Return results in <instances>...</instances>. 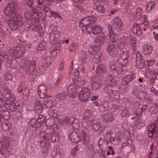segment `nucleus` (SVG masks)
<instances>
[{"instance_id": "nucleus-5", "label": "nucleus", "mask_w": 158, "mask_h": 158, "mask_svg": "<svg viewBox=\"0 0 158 158\" xmlns=\"http://www.w3.org/2000/svg\"><path fill=\"white\" fill-rule=\"evenodd\" d=\"M112 133L110 131H108L104 135L103 139L100 138L99 143L102 140L107 144L111 143L114 145H117L119 143V142L117 138L112 136Z\"/></svg>"}, {"instance_id": "nucleus-57", "label": "nucleus", "mask_w": 158, "mask_h": 158, "mask_svg": "<svg viewBox=\"0 0 158 158\" xmlns=\"http://www.w3.org/2000/svg\"><path fill=\"white\" fill-rule=\"evenodd\" d=\"M96 9L98 12L101 13L104 12L105 10V8L101 5H99L97 6Z\"/></svg>"}, {"instance_id": "nucleus-28", "label": "nucleus", "mask_w": 158, "mask_h": 158, "mask_svg": "<svg viewBox=\"0 0 158 158\" xmlns=\"http://www.w3.org/2000/svg\"><path fill=\"white\" fill-rule=\"evenodd\" d=\"M109 107V102H105L100 104L99 106V110L101 112H104L108 110Z\"/></svg>"}, {"instance_id": "nucleus-39", "label": "nucleus", "mask_w": 158, "mask_h": 158, "mask_svg": "<svg viewBox=\"0 0 158 158\" xmlns=\"http://www.w3.org/2000/svg\"><path fill=\"white\" fill-rule=\"evenodd\" d=\"M53 58L49 56H47L44 60L43 62L45 64V66H48L50 65L52 62Z\"/></svg>"}, {"instance_id": "nucleus-17", "label": "nucleus", "mask_w": 158, "mask_h": 158, "mask_svg": "<svg viewBox=\"0 0 158 158\" xmlns=\"http://www.w3.org/2000/svg\"><path fill=\"white\" fill-rule=\"evenodd\" d=\"M34 106L36 113L40 114L44 110V106L39 100L35 99L34 102Z\"/></svg>"}, {"instance_id": "nucleus-36", "label": "nucleus", "mask_w": 158, "mask_h": 158, "mask_svg": "<svg viewBox=\"0 0 158 158\" xmlns=\"http://www.w3.org/2000/svg\"><path fill=\"white\" fill-rule=\"evenodd\" d=\"M144 121L142 120V118H140L139 119H137L135 120L134 123V125L135 126L138 128H140V126L139 125V124L140 123V125H141L143 127L144 126Z\"/></svg>"}, {"instance_id": "nucleus-58", "label": "nucleus", "mask_w": 158, "mask_h": 158, "mask_svg": "<svg viewBox=\"0 0 158 158\" xmlns=\"http://www.w3.org/2000/svg\"><path fill=\"white\" fill-rule=\"evenodd\" d=\"M4 77L6 81H11L13 78L12 75L10 73H6L4 75Z\"/></svg>"}, {"instance_id": "nucleus-40", "label": "nucleus", "mask_w": 158, "mask_h": 158, "mask_svg": "<svg viewBox=\"0 0 158 158\" xmlns=\"http://www.w3.org/2000/svg\"><path fill=\"white\" fill-rule=\"evenodd\" d=\"M8 58V56L5 52H0V61L1 63L3 61H6Z\"/></svg>"}, {"instance_id": "nucleus-19", "label": "nucleus", "mask_w": 158, "mask_h": 158, "mask_svg": "<svg viewBox=\"0 0 158 158\" xmlns=\"http://www.w3.org/2000/svg\"><path fill=\"white\" fill-rule=\"evenodd\" d=\"M5 107L11 111H15L17 109V106L15 102L9 100H7L4 104Z\"/></svg>"}, {"instance_id": "nucleus-37", "label": "nucleus", "mask_w": 158, "mask_h": 158, "mask_svg": "<svg viewBox=\"0 0 158 158\" xmlns=\"http://www.w3.org/2000/svg\"><path fill=\"white\" fill-rule=\"evenodd\" d=\"M93 130L95 131H98L102 129V126L100 123L99 122L94 123L92 125Z\"/></svg>"}, {"instance_id": "nucleus-11", "label": "nucleus", "mask_w": 158, "mask_h": 158, "mask_svg": "<svg viewBox=\"0 0 158 158\" xmlns=\"http://www.w3.org/2000/svg\"><path fill=\"white\" fill-rule=\"evenodd\" d=\"M135 77V74L132 72H129L122 79V82L123 84L126 85L128 86L130 84Z\"/></svg>"}, {"instance_id": "nucleus-15", "label": "nucleus", "mask_w": 158, "mask_h": 158, "mask_svg": "<svg viewBox=\"0 0 158 158\" xmlns=\"http://www.w3.org/2000/svg\"><path fill=\"white\" fill-rule=\"evenodd\" d=\"M144 60L143 59V57L141 56L140 53L138 52L136 53V66L139 69H143L144 65Z\"/></svg>"}, {"instance_id": "nucleus-50", "label": "nucleus", "mask_w": 158, "mask_h": 158, "mask_svg": "<svg viewBox=\"0 0 158 158\" xmlns=\"http://www.w3.org/2000/svg\"><path fill=\"white\" fill-rule=\"evenodd\" d=\"M150 110L154 114H156L158 112V104H154L150 108Z\"/></svg>"}, {"instance_id": "nucleus-45", "label": "nucleus", "mask_w": 158, "mask_h": 158, "mask_svg": "<svg viewBox=\"0 0 158 158\" xmlns=\"http://www.w3.org/2000/svg\"><path fill=\"white\" fill-rule=\"evenodd\" d=\"M147 96V93L146 91H142L141 92V91H140V93H139L137 98L141 100L146 97Z\"/></svg>"}, {"instance_id": "nucleus-26", "label": "nucleus", "mask_w": 158, "mask_h": 158, "mask_svg": "<svg viewBox=\"0 0 158 158\" xmlns=\"http://www.w3.org/2000/svg\"><path fill=\"white\" fill-rule=\"evenodd\" d=\"M106 72V69L104 65L99 64L97 66L96 69V73L98 76H101L105 74Z\"/></svg>"}, {"instance_id": "nucleus-24", "label": "nucleus", "mask_w": 158, "mask_h": 158, "mask_svg": "<svg viewBox=\"0 0 158 158\" xmlns=\"http://www.w3.org/2000/svg\"><path fill=\"white\" fill-rule=\"evenodd\" d=\"M115 80L113 78L112 76L109 75L107 76L105 80V83L107 87L113 86L115 84Z\"/></svg>"}, {"instance_id": "nucleus-18", "label": "nucleus", "mask_w": 158, "mask_h": 158, "mask_svg": "<svg viewBox=\"0 0 158 158\" xmlns=\"http://www.w3.org/2000/svg\"><path fill=\"white\" fill-rule=\"evenodd\" d=\"M103 81L101 78L98 77H95L94 80V82L92 84V88L93 90L98 89L102 86Z\"/></svg>"}, {"instance_id": "nucleus-44", "label": "nucleus", "mask_w": 158, "mask_h": 158, "mask_svg": "<svg viewBox=\"0 0 158 158\" xmlns=\"http://www.w3.org/2000/svg\"><path fill=\"white\" fill-rule=\"evenodd\" d=\"M3 130L5 131H6L9 130L11 127L10 124L9 122L5 123L2 125Z\"/></svg>"}, {"instance_id": "nucleus-3", "label": "nucleus", "mask_w": 158, "mask_h": 158, "mask_svg": "<svg viewBox=\"0 0 158 158\" xmlns=\"http://www.w3.org/2000/svg\"><path fill=\"white\" fill-rule=\"evenodd\" d=\"M9 143L6 138H3L0 140V154L3 157H7L11 154V150L9 148Z\"/></svg>"}, {"instance_id": "nucleus-47", "label": "nucleus", "mask_w": 158, "mask_h": 158, "mask_svg": "<svg viewBox=\"0 0 158 158\" xmlns=\"http://www.w3.org/2000/svg\"><path fill=\"white\" fill-rule=\"evenodd\" d=\"M72 127L75 128L77 129L79 127V121L78 119H76L74 117V120H73L71 123Z\"/></svg>"}, {"instance_id": "nucleus-2", "label": "nucleus", "mask_w": 158, "mask_h": 158, "mask_svg": "<svg viewBox=\"0 0 158 158\" xmlns=\"http://www.w3.org/2000/svg\"><path fill=\"white\" fill-rule=\"evenodd\" d=\"M69 137L71 141L76 143L82 141L83 143L85 141L89 142L90 140L89 136L83 130L81 131L76 132L73 129H71L68 132Z\"/></svg>"}, {"instance_id": "nucleus-52", "label": "nucleus", "mask_w": 158, "mask_h": 158, "mask_svg": "<svg viewBox=\"0 0 158 158\" xmlns=\"http://www.w3.org/2000/svg\"><path fill=\"white\" fill-rule=\"evenodd\" d=\"M53 17L55 18H61V16H60V14L57 12L54 11L53 10L52 11L51 13V15H50V17Z\"/></svg>"}, {"instance_id": "nucleus-33", "label": "nucleus", "mask_w": 158, "mask_h": 158, "mask_svg": "<svg viewBox=\"0 0 158 158\" xmlns=\"http://www.w3.org/2000/svg\"><path fill=\"white\" fill-rule=\"evenodd\" d=\"M44 102V105L48 108L53 107L55 104L54 101L51 100H45Z\"/></svg>"}, {"instance_id": "nucleus-54", "label": "nucleus", "mask_w": 158, "mask_h": 158, "mask_svg": "<svg viewBox=\"0 0 158 158\" xmlns=\"http://www.w3.org/2000/svg\"><path fill=\"white\" fill-rule=\"evenodd\" d=\"M107 52L111 56H115L118 53L117 50H107Z\"/></svg>"}, {"instance_id": "nucleus-13", "label": "nucleus", "mask_w": 158, "mask_h": 158, "mask_svg": "<svg viewBox=\"0 0 158 158\" xmlns=\"http://www.w3.org/2000/svg\"><path fill=\"white\" fill-rule=\"evenodd\" d=\"M37 93L41 98L44 99L47 97L48 91L45 85H41L39 86L37 88Z\"/></svg>"}, {"instance_id": "nucleus-41", "label": "nucleus", "mask_w": 158, "mask_h": 158, "mask_svg": "<svg viewBox=\"0 0 158 158\" xmlns=\"http://www.w3.org/2000/svg\"><path fill=\"white\" fill-rule=\"evenodd\" d=\"M155 6V3L154 2H150L147 4L146 5V10L148 12H150L154 8Z\"/></svg>"}, {"instance_id": "nucleus-29", "label": "nucleus", "mask_w": 158, "mask_h": 158, "mask_svg": "<svg viewBox=\"0 0 158 158\" xmlns=\"http://www.w3.org/2000/svg\"><path fill=\"white\" fill-rule=\"evenodd\" d=\"M3 95L5 96L6 98H13L14 96L11 93L10 90L8 88H5L3 89Z\"/></svg>"}, {"instance_id": "nucleus-51", "label": "nucleus", "mask_w": 158, "mask_h": 158, "mask_svg": "<svg viewBox=\"0 0 158 158\" xmlns=\"http://www.w3.org/2000/svg\"><path fill=\"white\" fill-rule=\"evenodd\" d=\"M91 116V111L89 110H86L83 114V117L85 120L89 119Z\"/></svg>"}, {"instance_id": "nucleus-31", "label": "nucleus", "mask_w": 158, "mask_h": 158, "mask_svg": "<svg viewBox=\"0 0 158 158\" xmlns=\"http://www.w3.org/2000/svg\"><path fill=\"white\" fill-rule=\"evenodd\" d=\"M67 94L65 91L58 93L56 95V98L59 101H61L65 100Z\"/></svg>"}, {"instance_id": "nucleus-1", "label": "nucleus", "mask_w": 158, "mask_h": 158, "mask_svg": "<svg viewBox=\"0 0 158 158\" xmlns=\"http://www.w3.org/2000/svg\"><path fill=\"white\" fill-rule=\"evenodd\" d=\"M15 3L12 2L7 4L3 11L4 15L10 18L7 23L12 30H15L23 24L22 16L15 10Z\"/></svg>"}, {"instance_id": "nucleus-21", "label": "nucleus", "mask_w": 158, "mask_h": 158, "mask_svg": "<svg viewBox=\"0 0 158 158\" xmlns=\"http://www.w3.org/2000/svg\"><path fill=\"white\" fill-rule=\"evenodd\" d=\"M0 116L1 119L2 118L5 120H9L11 117L10 112L6 110L2 109H0Z\"/></svg>"}, {"instance_id": "nucleus-46", "label": "nucleus", "mask_w": 158, "mask_h": 158, "mask_svg": "<svg viewBox=\"0 0 158 158\" xmlns=\"http://www.w3.org/2000/svg\"><path fill=\"white\" fill-rule=\"evenodd\" d=\"M43 10L45 15L48 17H50L52 10L48 6L43 7Z\"/></svg>"}, {"instance_id": "nucleus-7", "label": "nucleus", "mask_w": 158, "mask_h": 158, "mask_svg": "<svg viewBox=\"0 0 158 158\" xmlns=\"http://www.w3.org/2000/svg\"><path fill=\"white\" fill-rule=\"evenodd\" d=\"M109 38L111 40L109 43L107 49H117L119 46L116 41L118 40V35L116 33H114L109 35Z\"/></svg>"}, {"instance_id": "nucleus-27", "label": "nucleus", "mask_w": 158, "mask_h": 158, "mask_svg": "<svg viewBox=\"0 0 158 158\" xmlns=\"http://www.w3.org/2000/svg\"><path fill=\"white\" fill-rule=\"evenodd\" d=\"M80 54H79V61L82 64L86 63L87 61V57L86 53L83 50H81Z\"/></svg>"}, {"instance_id": "nucleus-8", "label": "nucleus", "mask_w": 158, "mask_h": 158, "mask_svg": "<svg viewBox=\"0 0 158 158\" xmlns=\"http://www.w3.org/2000/svg\"><path fill=\"white\" fill-rule=\"evenodd\" d=\"M97 20L96 18L93 16L85 17L80 22V26L81 27L91 26V24L95 23Z\"/></svg>"}, {"instance_id": "nucleus-16", "label": "nucleus", "mask_w": 158, "mask_h": 158, "mask_svg": "<svg viewBox=\"0 0 158 158\" xmlns=\"http://www.w3.org/2000/svg\"><path fill=\"white\" fill-rule=\"evenodd\" d=\"M43 139H45L47 142H48L49 139H50L51 141L53 143L56 142H58L59 140V138L56 135L52 133L48 134L47 135H44Z\"/></svg>"}, {"instance_id": "nucleus-30", "label": "nucleus", "mask_w": 158, "mask_h": 158, "mask_svg": "<svg viewBox=\"0 0 158 158\" xmlns=\"http://www.w3.org/2000/svg\"><path fill=\"white\" fill-rule=\"evenodd\" d=\"M102 27L101 26L92 25V32L94 35H98L102 33Z\"/></svg>"}, {"instance_id": "nucleus-53", "label": "nucleus", "mask_w": 158, "mask_h": 158, "mask_svg": "<svg viewBox=\"0 0 158 158\" xmlns=\"http://www.w3.org/2000/svg\"><path fill=\"white\" fill-rule=\"evenodd\" d=\"M57 112V110L54 109L49 110L48 112V114L49 116L54 117L56 116Z\"/></svg>"}, {"instance_id": "nucleus-10", "label": "nucleus", "mask_w": 158, "mask_h": 158, "mask_svg": "<svg viewBox=\"0 0 158 158\" xmlns=\"http://www.w3.org/2000/svg\"><path fill=\"white\" fill-rule=\"evenodd\" d=\"M129 56L128 51L127 50L123 51L118 57L117 61L119 63H124L127 64L128 61V59Z\"/></svg>"}, {"instance_id": "nucleus-64", "label": "nucleus", "mask_w": 158, "mask_h": 158, "mask_svg": "<svg viewBox=\"0 0 158 158\" xmlns=\"http://www.w3.org/2000/svg\"><path fill=\"white\" fill-rule=\"evenodd\" d=\"M22 114L21 111L18 110L14 113L13 116L15 118H18L21 116Z\"/></svg>"}, {"instance_id": "nucleus-62", "label": "nucleus", "mask_w": 158, "mask_h": 158, "mask_svg": "<svg viewBox=\"0 0 158 158\" xmlns=\"http://www.w3.org/2000/svg\"><path fill=\"white\" fill-rule=\"evenodd\" d=\"M46 43L44 41H42L40 42L38 46L39 48H40V49H45V47L46 46V45H45Z\"/></svg>"}, {"instance_id": "nucleus-43", "label": "nucleus", "mask_w": 158, "mask_h": 158, "mask_svg": "<svg viewBox=\"0 0 158 158\" xmlns=\"http://www.w3.org/2000/svg\"><path fill=\"white\" fill-rule=\"evenodd\" d=\"M80 4H77L76 5L77 8L81 11L84 12L86 10V8H87V4L86 3L84 4V2Z\"/></svg>"}, {"instance_id": "nucleus-60", "label": "nucleus", "mask_w": 158, "mask_h": 158, "mask_svg": "<svg viewBox=\"0 0 158 158\" xmlns=\"http://www.w3.org/2000/svg\"><path fill=\"white\" fill-rule=\"evenodd\" d=\"M32 12L34 14H35L37 15V17H36V18L37 19H40V18H41V17L42 15V13L40 12H38L37 11L35 10V7H33V8Z\"/></svg>"}, {"instance_id": "nucleus-4", "label": "nucleus", "mask_w": 158, "mask_h": 158, "mask_svg": "<svg viewBox=\"0 0 158 158\" xmlns=\"http://www.w3.org/2000/svg\"><path fill=\"white\" fill-rule=\"evenodd\" d=\"M36 61L34 60H28L24 64L23 70L27 74H34L36 71Z\"/></svg>"}, {"instance_id": "nucleus-42", "label": "nucleus", "mask_w": 158, "mask_h": 158, "mask_svg": "<svg viewBox=\"0 0 158 158\" xmlns=\"http://www.w3.org/2000/svg\"><path fill=\"white\" fill-rule=\"evenodd\" d=\"M132 141L129 139L127 143V142H123L121 145L122 148H124L128 146L129 148H131L132 147Z\"/></svg>"}, {"instance_id": "nucleus-32", "label": "nucleus", "mask_w": 158, "mask_h": 158, "mask_svg": "<svg viewBox=\"0 0 158 158\" xmlns=\"http://www.w3.org/2000/svg\"><path fill=\"white\" fill-rule=\"evenodd\" d=\"M92 26L83 27L82 31L84 35H90L92 32Z\"/></svg>"}, {"instance_id": "nucleus-56", "label": "nucleus", "mask_w": 158, "mask_h": 158, "mask_svg": "<svg viewBox=\"0 0 158 158\" xmlns=\"http://www.w3.org/2000/svg\"><path fill=\"white\" fill-rule=\"evenodd\" d=\"M108 29L109 31V35H110L111 34L114 33H116L117 32L115 31L114 29V28L113 26V24L112 25H111L110 24H109L108 26Z\"/></svg>"}, {"instance_id": "nucleus-25", "label": "nucleus", "mask_w": 158, "mask_h": 158, "mask_svg": "<svg viewBox=\"0 0 158 158\" xmlns=\"http://www.w3.org/2000/svg\"><path fill=\"white\" fill-rule=\"evenodd\" d=\"M104 89L106 90L105 93L107 95L109 96L112 98L116 99L119 96L118 93L116 91L112 90L109 89L106 90V88H105Z\"/></svg>"}, {"instance_id": "nucleus-12", "label": "nucleus", "mask_w": 158, "mask_h": 158, "mask_svg": "<svg viewBox=\"0 0 158 158\" xmlns=\"http://www.w3.org/2000/svg\"><path fill=\"white\" fill-rule=\"evenodd\" d=\"M113 24L115 31L119 32L122 30L123 23L118 17H117L114 19Z\"/></svg>"}, {"instance_id": "nucleus-35", "label": "nucleus", "mask_w": 158, "mask_h": 158, "mask_svg": "<svg viewBox=\"0 0 158 158\" xmlns=\"http://www.w3.org/2000/svg\"><path fill=\"white\" fill-rule=\"evenodd\" d=\"M139 28V24H135L132 28V31L134 34L137 35H141L140 31L138 32L137 31V29Z\"/></svg>"}, {"instance_id": "nucleus-20", "label": "nucleus", "mask_w": 158, "mask_h": 158, "mask_svg": "<svg viewBox=\"0 0 158 158\" xmlns=\"http://www.w3.org/2000/svg\"><path fill=\"white\" fill-rule=\"evenodd\" d=\"M76 87L74 85H70L68 86L67 90L68 96L70 98H73L76 96Z\"/></svg>"}, {"instance_id": "nucleus-9", "label": "nucleus", "mask_w": 158, "mask_h": 158, "mask_svg": "<svg viewBox=\"0 0 158 158\" xmlns=\"http://www.w3.org/2000/svg\"><path fill=\"white\" fill-rule=\"evenodd\" d=\"M96 42L94 47L97 49H100L101 48V44H103L106 40V35L102 32L98 34L95 40Z\"/></svg>"}, {"instance_id": "nucleus-6", "label": "nucleus", "mask_w": 158, "mask_h": 158, "mask_svg": "<svg viewBox=\"0 0 158 158\" xmlns=\"http://www.w3.org/2000/svg\"><path fill=\"white\" fill-rule=\"evenodd\" d=\"M91 91L87 87H83L79 93L78 97L79 100L83 102L88 101L91 96Z\"/></svg>"}, {"instance_id": "nucleus-22", "label": "nucleus", "mask_w": 158, "mask_h": 158, "mask_svg": "<svg viewBox=\"0 0 158 158\" xmlns=\"http://www.w3.org/2000/svg\"><path fill=\"white\" fill-rule=\"evenodd\" d=\"M127 64L124 63H119L117 61L116 63V72L118 74H121L127 69Z\"/></svg>"}, {"instance_id": "nucleus-34", "label": "nucleus", "mask_w": 158, "mask_h": 158, "mask_svg": "<svg viewBox=\"0 0 158 158\" xmlns=\"http://www.w3.org/2000/svg\"><path fill=\"white\" fill-rule=\"evenodd\" d=\"M13 52L14 55L17 57L19 58L23 57L24 56L25 52V50H11Z\"/></svg>"}, {"instance_id": "nucleus-14", "label": "nucleus", "mask_w": 158, "mask_h": 158, "mask_svg": "<svg viewBox=\"0 0 158 158\" xmlns=\"http://www.w3.org/2000/svg\"><path fill=\"white\" fill-rule=\"evenodd\" d=\"M148 136L152 137L155 134H158V127H157L155 124H149L148 127Z\"/></svg>"}, {"instance_id": "nucleus-48", "label": "nucleus", "mask_w": 158, "mask_h": 158, "mask_svg": "<svg viewBox=\"0 0 158 158\" xmlns=\"http://www.w3.org/2000/svg\"><path fill=\"white\" fill-rule=\"evenodd\" d=\"M52 156L53 158H60L61 155L56 150H54L52 152Z\"/></svg>"}, {"instance_id": "nucleus-63", "label": "nucleus", "mask_w": 158, "mask_h": 158, "mask_svg": "<svg viewBox=\"0 0 158 158\" xmlns=\"http://www.w3.org/2000/svg\"><path fill=\"white\" fill-rule=\"evenodd\" d=\"M79 148L78 146H75L71 151V154L73 156L75 155V153L79 150Z\"/></svg>"}, {"instance_id": "nucleus-49", "label": "nucleus", "mask_w": 158, "mask_h": 158, "mask_svg": "<svg viewBox=\"0 0 158 158\" xmlns=\"http://www.w3.org/2000/svg\"><path fill=\"white\" fill-rule=\"evenodd\" d=\"M129 111L127 108L123 109L120 113V115L123 117H128L129 116Z\"/></svg>"}, {"instance_id": "nucleus-59", "label": "nucleus", "mask_w": 158, "mask_h": 158, "mask_svg": "<svg viewBox=\"0 0 158 158\" xmlns=\"http://www.w3.org/2000/svg\"><path fill=\"white\" fill-rule=\"evenodd\" d=\"M63 78V77L61 74H60L58 78L55 83V85L57 86L61 82Z\"/></svg>"}, {"instance_id": "nucleus-61", "label": "nucleus", "mask_w": 158, "mask_h": 158, "mask_svg": "<svg viewBox=\"0 0 158 158\" xmlns=\"http://www.w3.org/2000/svg\"><path fill=\"white\" fill-rule=\"evenodd\" d=\"M26 4L28 6V7L31 8L33 7V5L34 3L33 0H27L26 2Z\"/></svg>"}, {"instance_id": "nucleus-55", "label": "nucleus", "mask_w": 158, "mask_h": 158, "mask_svg": "<svg viewBox=\"0 0 158 158\" xmlns=\"http://www.w3.org/2000/svg\"><path fill=\"white\" fill-rule=\"evenodd\" d=\"M156 145L155 143H153L151 145L150 147L151 151L150 152L149 156H148V158H151L152 156V154L155 151L156 147Z\"/></svg>"}, {"instance_id": "nucleus-23", "label": "nucleus", "mask_w": 158, "mask_h": 158, "mask_svg": "<svg viewBox=\"0 0 158 158\" xmlns=\"http://www.w3.org/2000/svg\"><path fill=\"white\" fill-rule=\"evenodd\" d=\"M102 117L107 123L113 121L114 120V116L109 112H106L102 115Z\"/></svg>"}, {"instance_id": "nucleus-38", "label": "nucleus", "mask_w": 158, "mask_h": 158, "mask_svg": "<svg viewBox=\"0 0 158 158\" xmlns=\"http://www.w3.org/2000/svg\"><path fill=\"white\" fill-rule=\"evenodd\" d=\"M140 91L139 87L137 86H135L133 88L132 93L133 95L137 98L139 93H140Z\"/></svg>"}]
</instances>
